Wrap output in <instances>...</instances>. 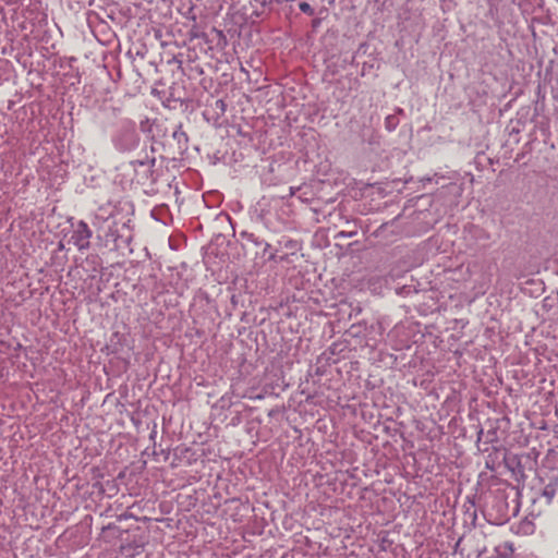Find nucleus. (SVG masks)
<instances>
[{
  "label": "nucleus",
  "mask_w": 558,
  "mask_h": 558,
  "mask_svg": "<svg viewBox=\"0 0 558 558\" xmlns=\"http://www.w3.org/2000/svg\"><path fill=\"white\" fill-rule=\"evenodd\" d=\"M111 143L114 149L121 154L137 149L141 136L137 132L136 123L130 119L120 120L112 132Z\"/></svg>",
  "instance_id": "obj_1"
},
{
  "label": "nucleus",
  "mask_w": 558,
  "mask_h": 558,
  "mask_svg": "<svg viewBox=\"0 0 558 558\" xmlns=\"http://www.w3.org/2000/svg\"><path fill=\"white\" fill-rule=\"evenodd\" d=\"M130 222L131 220L122 221L119 216L114 219V223L107 226L105 231L98 232V240H102L105 246L112 242L114 250L126 248L133 239Z\"/></svg>",
  "instance_id": "obj_2"
},
{
  "label": "nucleus",
  "mask_w": 558,
  "mask_h": 558,
  "mask_svg": "<svg viewBox=\"0 0 558 558\" xmlns=\"http://www.w3.org/2000/svg\"><path fill=\"white\" fill-rule=\"evenodd\" d=\"M71 227L72 232L69 239V243L73 244L81 253L87 251L90 247L93 230L84 220L71 222Z\"/></svg>",
  "instance_id": "obj_3"
},
{
  "label": "nucleus",
  "mask_w": 558,
  "mask_h": 558,
  "mask_svg": "<svg viewBox=\"0 0 558 558\" xmlns=\"http://www.w3.org/2000/svg\"><path fill=\"white\" fill-rule=\"evenodd\" d=\"M154 165L155 159L131 161L130 167H132L134 171L133 180L136 181L137 184H141L143 186H148L153 184L156 180L153 170Z\"/></svg>",
  "instance_id": "obj_4"
},
{
  "label": "nucleus",
  "mask_w": 558,
  "mask_h": 558,
  "mask_svg": "<svg viewBox=\"0 0 558 558\" xmlns=\"http://www.w3.org/2000/svg\"><path fill=\"white\" fill-rule=\"evenodd\" d=\"M119 216L120 214L117 213L116 208L110 204H107L98 207L97 210L93 214L92 225L95 227L97 232H101L105 231L107 226L114 223V219H117Z\"/></svg>",
  "instance_id": "obj_5"
},
{
  "label": "nucleus",
  "mask_w": 558,
  "mask_h": 558,
  "mask_svg": "<svg viewBox=\"0 0 558 558\" xmlns=\"http://www.w3.org/2000/svg\"><path fill=\"white\" fill-rule=\"evenodd\" d=\"M242 240L246 242L253 243L255 246L262 247V255L266 258L267 262H272L277 259V251H270L271 246L268 242L259 236L255 235L252 232L243 231L241 232Z\"/></svg>",
  "instance_id": "obj_6"
},
{
  "label": "nucleus",
  "mask_w": 558,
  "mask_h": 558,
  "mask_svg": "<svg viewBox=\"0 0 558 558\" xmlns=\"http://www.w3.org/2000/svg\"><path fill=\"white\" fill-rule=\"evenodd\" d=\"M488 424V428L487 430H484L483 428H481L477 433V444H480L481 441H483L484 444H495V442H498L499 441V436H498V421H488L487 422Z\"/></svg>",
  "instance_id": "obj_7"
},
{
  "label": "nucleus",
  "mask_w": 558,
  "mask_h": 558,
  "mask_svg": "<svg viewBox=\"0 0 558 558\" xmlns=\"http://www.w3.org/2000/svg\"><path fill=\"white\" fill-rule=\"evenodd\" d=\"M172 137L177 142L178 148L181 151H184L187 149L189 138H187L186 133L183 131L182 125H178L175 128V130L172 132Z\"/></svg>",
  "instance_id": "obj_8"
},
{
  "label": "nucleus",
  "mask_w": 558,
  "mask_h": 558,
  "mask_svg": "<svg viewBox=\"0 0 558 558\" xmlns=\"http://www.w3.org/2000/svg\"><path fill=\"white\" fill-rule=\"evenodd\" d=\"M172 276L177 277L175 280L171 281L173 291L179 295H183L184 292L189 289V281L186 279H182L179 271L172 274Z\"/></svg>",
  "instance_id": "obj_9"
},
{
  "label": "nucleus",
  "mask_w": 558,
  "mask_h": 558,
  "mask_svg": "<svg viewBox=\"0 0 558 558\" xmlns=\"http://www.w3.org/2000/svg\"><path fill=\"white\" fill-rule=\"evenodd\" d=\"M556 486L553 484H547L542 492V497L545 498L546 504H550L556 496Z\"/></svg>",
  "instance_id": "obj_10"
},
{
  "label": "nucleus",
  "mask_w": 558,
  "mask_h": 558,
  "mask_svg": "<svg viewBox=\"0 0 558 558\" xmlns=\"http://www.w3.org/2000/svg\"><path fill=\"white\" fill-rule=\"evenodd\" d=\"M399 122L400 121L396 114H389L385 119V129L388 132H392L397 129V126L399 125Z\"/></svg>",
  "instance_id": "obj_11"
},
{
  "label": "nucleus",
  "mask_w": 558,
  "mask_h": 558,
  "mask_svg": "<svg viewBox=\"0 0 558 558\" xmlns=\"http://www.w3.org/2000/svg\"><path fill=\"white\" fill-rule=\"evenodd\" d=\"M299 9L307 15L314 14V9L307 2H301Z\"/></svg>",
  "instance_id": "obj_12"
},
{
  "label": "nucleus",
  "mask_w": 558,
  "mask_h": 558,
  "mask_svg": "<svg viewBox=\"0 0 558 558\" xmlns=\"http://www.w3.org/2000/svg\"><path fill=\"white\" fill-rule=\"evenodd\" d=\"M150 121L148 119H145V120H142L141 121V130L142 132L146 133V132H150Z\"/></svg>",
  "instance_id": "obj_13"
},
{
  "label": "nucleus",
  "mask_w": 558,
  "mask_h": 558,
  "mask_svg": "<svg viewBox=\"0 0 558 558\" xmlns=\"http://www.w3.org/2000/svg\"><path fill=\"white\" fill-rule=\"evenodd\" d=\"M216 107H217V108H219V109H221V110L223 111V110H225V108H226V104H225V101H223V100L218 99V100L216 101Z\"/></svg>",
  "instance_id": "obj_14"
},
{
  "label": "nucleus",
  "mask_w": 558,
  "mask_h": 558,
  "mask_svg": "<svg viewBox=\"0 0 558 558\" xmlns=\"http://www.w3.org/2000/svg\"><path fill=\"white\" fill-rule=\"evenodd\" d=\"M58 250H59V251H63V250H64V244H63V242H59V244H58Z\"/></svg>",
  "instance_id": "obj_15"
}]
</instances>
